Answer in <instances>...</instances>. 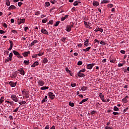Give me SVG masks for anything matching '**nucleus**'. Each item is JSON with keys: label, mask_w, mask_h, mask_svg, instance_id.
Returning a JSON list of instances; mask_svg holds the SVG:
<instances>
[{"label": "nucleus", "mask_w": 129, "mask_h": 129, "mask_svg": "<svg viewBox=\"0 0 129 129\" xmlns=\"http://www.w3.org/2000/svg\"><path fill=\"white\" fill-rule=\"evenodd\" d=\"M84 46L86 47H88V46H89V43L88 42H86V41H85Z\"/></svg>", "instance_id": "58836bf2"}, {"label": "nucleus", "mask_w": 129, "mask_h": 129, "mask_svg": "<svg viewBox=\"0 0 129 129\" xmlns=\"http://www.w3.org/2000/svg\"><path fill=\"white\" fill-rule=\"evenodd\" d=\"M18 103L21 105H23V104H26V101H19V102H18Z\"/></svg>", "instance_id": "c85d7f7f"}, {"label": "nucleus", "mask_w": 129, "mask_h": 129, "mask_svg": "<svg viewBox=\"0 0 129 129\" xmlns=\"http://www.w3.org/2000/svg\"><path fill=\"white\" fill-rule=\"evenodd\" d=\"M47 99H48V97L47 96H45L44 98L41 101V103L47 102Z\"/></svg>", "instance_id": "a211bd4d"}, {"label": "nucleus", "mask_w": 129, "mask_h": 129, "mask_svg": "<svg viewBox=\"0 0 129 129\" xmlns=\"http://www.w3.org/2000/svg\"><path fill=\"white\" fill-rule=\"evenodd\" d=\"M39 65V62L35 61L33 64L31 65V67L34 68L36 66H38Z\"/></svg>", "instance_id": "ddd939ff"}, {"label": "nucleus", "mask_w": 129, "mask_h": 129, "mask_svg": "<svg viewBox=\"0 0 129 129\" xmlns=\"http://www.w3.org/2000/svg\"><path fill=\"white\" fill-rule=\"evenodd\" d=\"M108 7L110 8H113V5H112V4H109L108 5Z\"/></svg>", "instance_id": "e2e57ef3"}, {"label": "nucleus", "mask_w": 129, "mask_h": 129, "mask_svg": "<svg viewBox=\"0 0 129 129\" xmlns=\"http://www.w3.org/2000/svg\"><path fill=\"white\" fill-rule=\"evenodd\" d=\"M2 25L4 28H8V25H7V24H6V23H2Z\"/></svg>", "instance_id": "ea45409f"}, {"label": "nucleus", "mask_w": 129, "mask_h": 129, "mask_svg": "<svg viewBox=\"0 0 129 129\" xmlns=\"http://www.w3.org/2000/svg\"><path fill=\"white\" fill-rule=\"evenodd\" d=\"M22 92L23 97H24V98H26V99L29 98V92L28 91H27L26 90V89H24Z\"/></svg>", "instance_id": "f257e3e1"}, {"label": "nucleus", "mask_w": 129, "mask_h": 129, "mask_svg": "<svg viewBox=\"0 0 129 129\" xmlns=\"http://www.w3.org/2000/svg\"><path fill=\"white\" fill-rule=\"evenodd\" d=\"M122 101H123V102H124V103H126V102H127V99H125V98H124L122 99Z\"/></svg>", "instance_id": "c03bdc74"}, {"label": "nucleus", "mask_w": 129, "mask_h": 129, "mask_svg": "<svg viewBox=\"0 0 129 129\" xmlns=\"http://www.w3.org/2000/svg\"><path fill=\"white\" fill-rule=\"evenodd\" d=\"M77 75H78V77H85V75L80 73V72H79L77 73Z\"/></svg>", "instance_id": "f8f14e48"}, {"label": "nucleus", "mask_w": 129, "mask_h": 129, "mask_svg": "<svg viewBox=\"0 0 129 129\" xmlns=\"http://www.w3.org/2000/svg\"><path fill=\"white\" fill-rule=\"evenodd\" d=\"M18 74L16 73H14V74H13L12 75V76H11V78H14V79H15V78H16V77H17Z\"/></svg>", "instance_id": "5701e85b"}, {"label": "nucleus", "mask_w": 129, "mask_h": 129, "mask_svg": "<svg viewBox=\"0 0 129 129\" xmlns=\"http://www.w3.org/2000/svg\"><path fill=\"white\" fill-rule=\"evenodd\" d=\"M86 71V70L85 69H84L83 70L79 71V72L81 73L82 72H85Z\"/></svg>", "instance_id": "864d4df0"}, {"label": "nucleus", "mask_w": 129, "mask_h": 129, "mask_svg": "<svg viewBox=\"0 0 129 129\" xmlns=\"http://www.w3.org/2000/svg\"><path fill=\"white\" fill-rule=\"evenodd\" d=\"M120 52L121 53V54H125V51L123 50H121L120 51Z\"/></svg>", "instance_id": "13d9d810"}, {"label": "nucleus", "mask_w": 129, "mask_h": 129, "mask_svg": "<svg viewBox=\"0 0 129 129\" xmlns=\"http://www.w3.org/2000/svg\"><path fill=\"white\" fill-rule=\"evenodd\" d=\"M45 5H46V6L47 7H49V6H50V3H49V2H46V3H45Z\"/></svg>", "instance_id": "052dcab7"}, {"label": "nucleus", "mask_w": 129, "mask_h": 129, "mask_svg": "<svg viewBox=\"0 0 129 129\" xmlns=\"http://www.w3.org/2000/svg\"><path fill=\"white\" fill-rule=\"evenodd\" d=\"M55 2H56V1H55V0H53V1L50 0V3H51V4H52V5H55Z\"/></svg>", "instance_id": "603ef678"}, {"label": "nucleus", "mask_w": 129, "mask_h": 129, "mask_svg": "<svg viewBox=\"0 0 129 129\" xmlns=\"http://www.w3.org/2000/svg\"><path fill=\"white\" fill-rule=\"evenodd\" d=\"M6 5L7 7H10L11 6V1L10 0H6Z\"/></svg>", "instance_id": "6ab92c4d"}, {"label": "nucleus", "mask_w": 129, "mask_h": 129, "mask_svg": "<svg viewBox=\"0 0 129 129\" xmlns=\"http://www.w3.org/2000/svg\"><path fill=\"white\" fill-rule=\"evenodd\" d=\"M13 53L15 55V56H17L18 58H23V56H21V54L18 51L13 50Z\"/></svg>", "instance_id": "39448f33"}, {"label": "nucleus", "mask_w": 129, "mask_h": 129, "mask_svg": "<svg viewBox=\"0 0 129 129\" xmlns=\"http://www.w3.org/2000/svg\"><path fill=\"white\" fill-rule=\"evenodd\" d=\"M22 5H23V3L19 2L18 3V6H19V7H21Z\"/></svg>", "instance_id": "680f3d73"}, {"label": "nucleus", "mask_w": 129, "mask_h": 129, "mask_svg": "<svg viewBox=\"0 0 129 129\" xmlns=\"http://www.w3.org/2000/svg\"><path fill=\"white\" fill-rule=\"evenodd\" d=\"M10 48L8 49L9 51H11L12 49H13V45H14V43H13V41H10Z\"/></svg>", "instance_id": "2eb2a0df"}, {"label": "nucleus", "mask_w": 129, "mask_h": 129, "mask_svg": "<svg viewBox=\"0 0 129 129\" xmlns=\"http://www.w3.org/2000/svg\"><path fill=\"white\" fill-rule=\"evenodd\" d=\"M100 44H101V45H105V42H104V41H101L100 42Z\"/></svg>", "instance_id": "09e8293b"}, {"label": "nucleus", "mask_w": 129, "mask_h": 129, "mask_svg": "<svg viewBox=\"0 0 129 129\" xmlns=\"http://www.w3.org/2000/svg\"><path fill=\"white\" fill-rule=\"evenodd\" d=\"M44 55L43 52H39L38 54H37V56H39V57H41V56H43Z\"/></svg>", "instance_id": "79ce46f5"}, {"label": "nucleus", "mask_w": 129, "mask_h": 129, "mask_svg": "<svg viewBox=\"0 0 129 129\" xmlns=\"http://www.w3.org/2000/svg\"><path fill=\"white\" fill-rule=\"evenodd\" d=\"M27 30H29V27H25V28H24L25 32H27Z\"/></svg>", "instance_id": "338daca9"}, {"label": "nucleus", "mask_w": 129, "mask_h": 129, "mask_svg": "<svg viewBox=\"0 0 129 129\" xmlns=\"http://www.w3.org/2000/svg\"><path fill=\"white\" fill-rule=\"evenodd\" d=\"M15 9H16V7L14 5H11L8 8L9 11H11V10H15Z\"/></svg>", "instance_id": "dca6fc26"}, {"label": "nucleus", "mask_w": 129, "mask_h": 129, "mask_svg": "<svg viewBox=\"0 0 129 129\" xmlns=\"http://www.w3.org/2000/svg\"><path fill=\"white\" fill-rule=\"evenodd\" d=\"M113 110H114V111H118V110H119V109L117 108V107L114 106L113 108Z\"/></svg>", "instance_id": "f704fd0d"}, {"label": "nucleus", "mask_w": 129, "mask_h": 129, "mask_svg": "<svg viewBox=\"0 0 129 129\" xmlns=\"http://www.w3.org/2000/svg\"><path fill=\"white\" fill-rule=\"evenodd\" d=\"M61 23V22L60 21H57L54 24V27H57V26H58V25Z\"/></svg>", "instance_id": "473e14b6"}, {"label": "nucleus", "mask_w": 129, "mask_h": 129, "mask_svg": "<svg viewBox=\"0 0 129 129\" xmlns=\"http://www.w3.org/2000/svg\"><path fill=\"white\" fill-rule=\"evenodd\" d=\"M29 54H31V52L30 51H25L24 53H23V55L24 57H27L28 55Z\"/></svg>", "instance_id": "4468645a"}, {"label": "nucleus", "mask_w": 129, "mask_h": 129, "mask_svg": "<svg viewBox=\"0 0 129 129\" xmlns=\"http://www.w3.org/2000/svg\"><path fill=\"white\" fill-rule=\"evenodd\" d=\"M12 33H16V34H18V31H17V30H12Z\"/></svg>", "instance_id": "69168bd1"}, {"label": "nucleus", "mask_w": 129, "mask_h": 129, "mask_svg": "<svg viewBox=\"0 0 129 129\" xmlns=\"http://www.w3.org/2000/svg\"><path fill=\"white\" fill-rule=\"evenodd\" d=\"M112 114H113L114 115H118V114H119V113L117 112H113L112 113Z\"/></svg>", "instance_id": "a18cd8bd"}, {"label": "nucleus", "mask_w": 129, "mask_h": 129, "mask_svg": "<svg viewBox=\"0 0 129 129\" xmlns=\"http://www.w3.org/2000/svg\"><path fill=\"white\" fill-rule=\"evenodd\" d=\"M71 86H72V87H75V86H76V84L75 83L71 84Z\"/></svg>", "instance_id": "bf43d9fd"}, {"label": "nucleus", "mask_w": 129, "mask_h": 129, "mask_svg": "<svg viewBox=\"0 0 129 129\" xmlns=\"http://www.w3.org/2000/svg\"><path fill=\"white\" fill-rule=\"evenodd\" d=\"M115 59H111L110 60V62H111V63H115Z\"/></svg>", "instance_id": "de8ad7c7"}, {"label": "nucleus", "mask_w": 129, "mask_h": 129, "mask_svg": "<svg viewBox=\"0 0 129 129\" xmlns=\"http://www.w3.org/2000/svg\"><path fill=\"white\" fill-rule=\"evenodd\" d=\"M84 24L85 25H86V26H88V27H89V25H88V24H89L88 22H86V21H84Z\"/></svg>", "instance_id": "5fc2aeb1"}, {"label": "nucleus", "mask_w": 129, "mask_h": 129, "mask_svg": "<svg viewBox=\"0 0 129 129\" xmlns=\"http://www.w3.org/2000/svg\"><path fill=\"white\" fill-rule=\"evenodd\" d=\"M109 3V1L107 0H103L101 2V5H103V4H108Z\"/></svg>", "instance_id": "b1692460"}, {"label": "nucleus", "mask_w": 129, "mask_h": 129, "mask_svg": "<svg viewBox=\"0 0 129 129\" xmlns=\"http://www.w3.org/2000/svg\"><path fill=\"white\" fill-rule=\"evenodd\" d=\"M37 83L39 86H43L45 85V82L43 81L41 79H37Z\"/></svg>", "instance_id": "7ed1b4c3"}, {"label": "nucleus", "mask_w": 129, "mask_h": 129, "mask_svg": "<svg viewBox=\"0 0 129 129\" xmlns=\"http://www.w3.org/2000/svg\"><path fill=\"white\" fill-rule=\"evenodd\" d=\"M24 64H25V65H29V63H30V60H25L24 61Z\"/></svg>", "instance_id": "2f4dec72"}, {"label": "nucleus", "mask_w": 129, "mask_h": 129, "mask_svg": "<svg viewBox=\"0 0 129 129\" xmlns=\"http://www.w3.org/2000/svg\"><path fill=\"white\" fill-rule=\"evenodd\" d=\"M81 90H82V91H85V90H87V87L83 86V87H81Z\"/></svg>", "instance_id": "bb28decb"}, {"label": "nucleus", "mask_w": 129, "mask_h": 129, "mask_svg": "<svg viewBox=\"0 0 129 129\" xmlns=\"http://www.w3.org/2000/svg\"><path fill=\"white\" fill-rule=\"evenodd\" d=\"M50 24H53V20H50L49 22L47 23V25H49Z\"/></svg>", "instance_id": "0e129e2a"}, {"label": "nucleus", "mask_w": 129, "mask_h": 129, "mask_svg": "<svg viewBox=\"0 0 129 129\" xmlns=\"http://www.w3.org/2000/svg\"><path fill=\"white\" fill-rule=\"evenodd\" d=\"M45 129H49V125H47L45 127Z\"/></svg>", "instance_id": "774afa93"}, {"label": "nucleus", "mask_w": 129, "mask_h": 129, "mask_svg": "<svg viewBox=\"0 0 129 129\" xmlns=\"http://www.w3.org/2000/svg\"><path fill=\"white\" fill-rule=\"evenodd\" d=\"M95 32H101L102 33V32H103V29L102 28H98L95 30Z\"/></svg>", "instance_id": "f3484780"}, {"label": "nucleus", "mask_w": 129, "mask_h": 129, "mask_svg": "<svg viewBox=\"0 0 129 129\" xmlns=\"http://www.w3.org/2000/svg\"><path fill=\"white\" fill-rule=\"evenodd\" d=\"M74 6H78V1H75L74 4H73Z\"/></svg>", "instance_id": "49530a36"}, {"label": "nucleus", "mask_w": 129, "mask_h": 129, "mask_svg": "<svg viewBox=\"0 0 129 129\" xmlns=\"http://www.w3.org/2000/svg\"><path fill=\"white\" fill-rule=\"evenodd\" d=\"M99 96L100 98H104V95L102 94V93H100Z\"/></svg>", "instance_id": "c9c22d12"}, {"label": "nucleus", "mask_w": 129, "mask_h": 129, "mask_svg": "<svg viewBox=\"0 0 129 129\" xmlns=\"http://www.w3.org/2000/svg\"><path fill=\"white\" fill-rule=\"evenodd\" d=\"M47 19H44L42 20V23L43 24H45V23H47Z\"/></svg>", "instance_id": "a19ab883"}, {"label": "nucleus", "mask_w": 129, "mask_h": 129, "mask_svg": "<svg viewBox=\"0 0 129 129\" xmlns=\"http://www.w3.org/2000/svg\"><path fill=\"white\" fill-rule=\"evenodd\" d=\"M19 107L16 108L14 110H13V112H18V111L19 110Z\"/></svg>", "instance_id": "8fccbe9b"}, {"label": "nucleus", "mask_w": 129, "mask_h": 129, "mask_svg": "<svg viewBox=\"0 0 129 129\" xmlns=\"http://www.w3.org/2000/svg\"><path fill=\"white\" fill-rule=\"evenodd\" d=\"M5 33H6V31L3 30H0V34H5Z\"/></svg>", "instance_id": "4d7b16f0"}, {"label": "nucleus", "mask_w": 129, "mask_h": 129, "mask_svg": "<svg viewBox=\"0 0 129 129\" xmlns=\"http://www.w3.org/2000/svg\"><path fill=\"white\" fill-rule=\"evenodd\" d=\"M18 82L14 83L13 81H10L9 82V84L10 85L11 87H16L17 86V84Z\"/></svg>", "instance_id": "20e7f679"}, {"label": "nucleus", "mask_w": 129, "mask_h": 129, "mask_svg": "<svg viewBox=\"0 0 129 129\" xmlns=\"http://www.w3.org/2000/svg\"><path fill=\"white\" fill-rule=\"evenodd\" d=\"M18 71L20 72V74L24 76L25 75V71H24V69H20V70H18Z\"/></svg>", "instance_id": "6e6552de"}, {"label": "nucleus", "mask_w": 129, "mask_h": 129, "mask_svg": "<svg viewBox=\"0 0 129 129\" xmlns=\"http://www.w3.org/2000/svg\"><path fill=\"white\" fill-rule=\"evenodd\" d=\"M69 104L70 106H71L72 107H74V105H75L74 103H73L71 101L69 102Z\"/></svg>", "instance_id": "7c9ffc66"}, {"label": "nucleus", "mask_w": 129, "mask_h": 129, "mask_svg": "<svg viewBox=\"0 0 129 129\" xmlns=\"http://www.w3.org/2000/svg\"><path fill=\"white\" fill-rule=\"evenodd\" d=\"M88 100V98H87L86 99H84L83 100H82V101H81L79 104H82V103H84V102H86V101H87Z\"/></svg>", "instance_id": "aec40b11"}, {"label": "nucleus", "mask_w": 129, "mask_h": 129, "mask_svg": "<svg viewBox=\"0 0 129 129\" xmlns=\"http://www.w3.org/2000/svg\"><path fill=\"white\" fill-rule=\"evenodd\" d=\"M47 89H49V87L47 86H43L40 88L41 90H46Z\"/></svg>", "instance_id": "393cba45"}, {"label": "nucleus", "mask_w": 129, "mask_h": 129, "mask_svg": "<svg viewBox=\"0 0 129 129\" xmlns=\"http://www.w3.org/2000/svg\"><path fill=\"white\" fill-rule=\"evenodd\" d=\"M78 65L79 66H80L81 65H82V61H79L78 62Z\"/></svg>", "instance_id": "3c124183"}, {"label": "nucleus", "mask_w": 129, "mask_h": 129, "mask_svg": "<svg viewBox=\"0 0 129 129\" xmlns=\"http://www.w3.org/2000/svg\"><path fill=\"white\" fill-rule=\"evenodd\" d=\"M60 41L62 42H65L66 41V37H62Z\"/></svg>", "instance_id": "37998d69"}, {"label": "nucleus", "mask_w": 129, "mask_h": 129, "mask_svg": "<svg viewBox=\"0 0 129 129\" xmlns=\"http://www.w3.org/2000/svg\"><path fill=\"white\" fill-rule=\"evenodd\" d=\"M90 49H91V47H89L86 49H82V51H83V52H88V51H89Z\"/></svg>", "instance_id": "a878e982"}, {"label": "nucleus", "mask_w": 129, "mask_h": 129, "mask_svg": "<svg viewBox=\"0 0 129 129\" xmlns=\"http://www.w3.org/2000/svg\"><path fill=\"white\" fill-rule=\"evenodd\" d=\"M12 58H13V53H10L9 54V60H10V61H12Z\"/></svg>", "instance_id": "72a5a7b5"}, {"label": "nucleus", "mask_w": 129, "mask_h": 129, "mask_svg": "<svg viewBox=\"0 0 129 129\" xmlns=\"http://www.w3.org/2000/svg\"><path fill=\"white\" fill-rule=\"evenodd\" d=\"M43 63L44 64H46V63H48V59L46 57L44 58L43 60Z\"/></svg>", "instance_id": "c756f323"}, {"label": "nucleus", "mask_w": 129, "mask_h": 129, "mask_svg": "<svg viewBox=\"0 0 129 129\" xmlns=\"http://www.w3.org/2000/svg\"><path fill=\"white\" fill-rule=\"evenodd\" d=\"M96 112V111H95V110H93L91 112V115H93V114H95V113Z\"/></svg>", "instance_id": "6e6d98bb"}, {"label": "nucleus", "mask_w": 129, "mask_h": 129, "mask_svg": "<svg viewBox=\"0 0 129 129\" xmlns=\"http://www.w3.org/2000/svg\"><path fill=\"white\" fill-rule=\"evenodd\" d=\"M105 129H113V127L112 126H106L105 127Z\"/></svg>", "instance_id": "e433bc0d"}, {"label": "nucleus", "mask_w": 129, "mask_h": 129, "mask_svg": "<svg viewBox=\"0 0 129 129\" xmlns=\"http://www.w3.org/2000/svg\"><path fill=\"white\" fill-rule=\"evenodd\" d=\"M71 26H70V25H68L67 26V30H66V31H67V32H71Z\"/></svg>", "instance_id": "4be33fe9"}, {"label": "nucleus", "mask_w": 129, "mask_h": 129, "mask_svg": "<svg viewBox=\"0 0 129 129\" xmlns=\"http://www.w3.org/2000/svg\"><path fill=\"white\" fill-rule=\"evenodd\" d=\"M36 43H38L37 40H34L32 42H31L30 46L32 47V46H34L36 44Z\"/></svg>", "instance_id": "412c9836"}, {"label": "nucleus", "mask_w": 129, "mask_h": 129, "mask_svg": "<svg viewBox=\"0 0 129 129\" xmlns=\"http://www.w3.org/2000/svg\"><path fill=\"white\" fill-rule=\"evenodd\" d=\"M11 98L13 101H15V102H18V96H17V95L13 94L11 95Z\"/></svg>", "instance_id": "f03ea898"}, {"label": "nucleus", "mask_w": 129, "mask_h": 129, "mask_svg": "<svg viewBox=\"0 0 129 129\" xmlns=\"http://www.w3.org/2000/svg\"><path fill=\"white\" fill-rule=\"evenodd\" d=\"M48 95L50 99H54L55 98V95L51 92H48Z\"/></svg>", "instance_id": "423d86ee"}, {"label": "nucleus", "mask_w": 129, "mask_h": 129, "mask_svg": "<svg viewBox=\"0 0 129 129\" xmlns=\"http://www.w3.org/2000/svg\"><path fill=\"white\" fill-rule=\"evenodd\" d=\"M93 6H94V7H98V6H99V3L97 1H94L93 2Z\"/></svg>", "instance_id": "9b49d317"}, {"label": "nucleus", "mask_w": 129, "mask_h": 129, "mask_svg": "<svg viewBox=\"0 0 129 129\" xmlns=\"http://www.w3.org/2000/svg\"><path fill=\"white\" fill-rule=\"evenodd\" d=\"M4 99H5V97H4V96L1 97V98L0 99L1 104H2V103L4 102Z\"/></svg>", "instance_id": "cd10ccee"}, {"label": "nucleus", "mask_w": 129, "mask_h": 129, "mask_svg": "<svg viewBox=\"0 0 129 129\" xmlns=\"http://www.w3.org/2000/svg\"><path fill=\"white\" fill-rule=\"evenodd\" d=\"M25 21H26L25 19H19V20H18L19 25H21L22 23H23V24H25Z\"/></svg>", "instance_id": "9d476101"}, {"label": "nucleus", "mask_w": 129, "mask_h": 129, "mask_svg": "<svg viewBox=\"0 0 129 129\" xmlns=\"http://www.w3.org/2000/svg\"><path fill=\"white\" fill-rule=\"evenodd\" d=\"M95 65V63H90L87 65V69L89 70L92 69L93 66Z\"/></svg>", "instance_id": "0eeeda50"}, {"label": "nucleus", "mask_w": 129, "mask_h": 129, "mask_svg": "<svg viewBox=\"0 0 129 129\" xmlns=\"http://www.w3.org/2000/svg\"><path fill=\"white\" fill-rule=\"evenodd\" d=\"M66 71H67L68 73H71V71L69 70L68 68H66Z\"/></svg>", "instance_id": "4c0bfd02"}, {"label": "nucleus", "mask_w": 129, "mask_h": 129, "mask_svg": "<svg viewBox=\"0 0 129 129\" xmlns=\"http://www.w3.org/2000/svg\"><path fill=\"white\" fill-rule=\"evenodd\" d=\"M41 33H43L44 34V35H49V33H48V31L46 29H42L41 30Z\"/></svg>", "instance_id": "1a4fd4ad"}]
</instances>
